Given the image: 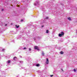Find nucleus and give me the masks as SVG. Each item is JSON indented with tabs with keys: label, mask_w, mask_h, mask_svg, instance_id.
<instances>
[{
	"label": "nucleus",
	"mask_w": 77,
	"mask_h": 77,
	"mask_svg": "<svg viewBox=\"0 0 77 77\" xmlns=\"http://www.w3.org/2000/svg\"><path fill=\"white\" fill-rule=\"evenodd\" d=\"M63 35H64V32H62L61 34H59V37H62V36H63Z\"/></svg>",
	"instance_id": "1"
},
{
	"label": "nucleus",
	"mask_w": 77,
	"mask_h": 77,
	"mask_svg": "<svg viewBox=\"0 0 77 77\" xmlns=\"http://www.w3.org/2000/svg\"><path fill=\"white\" fill-rule=\"evenodd\" d=\"M4 30H5V29L3 27H1L0 28V32H2L3 31H4Z\"/></svg>",
	"instance_id": "2"
},
{
	"label": "nucleus",
	"mask_w": 77,
	"mask_h": 77,
	"mask_svg": "<svg viewBox=\"0 0 77 77\" xmlns=\"http://www.w3.org/2000/svg\"><path fill=\"white\" fill-rule=\"evenodd\" d=\"M34 49L35 50H37L38 51H39V48L36 46H34Z\"/></svg>",
	"instance_id": "3"
},
{
	"label": "nucleus",
	"mask_w": 77,
	"mask_h": 77,
	"mask_svg": "<svg viewBox=\"0 0 77 77\" xmlns=\"http://www.w3.org/2000/svg\"><path fill=\"white\" fill-rule=\"evenodd\" d=\"M45 63L46 64H47L49 63V60H48V58L46 59V61Z\"/></svg>",
	"instance_id": "4"
},
{
	"label": "nucleus",
	"mask_w": 77,
	"mask_h": 77,
	"mask_svg": "<svg viewBox=\"0 0 77 77\" xmlns=\"http://www.w3.org/2000/svg\"><path fill=\"white\" fill-rule=\"evenodd\" d=\"M38 2H36L34 3V5L36 6V5H38Z\"/></svg>",
	"instance_id": "5"
},
{
	"label": "nucleus",
	"mask_w": 77,
	"mask_h": 77,
	"mask_svg": "<svg viewBox=\"0 0 77 77\" xmlns=\"http://www.w3.org/2000/svg\"><path fill=\"white\" fill-rule=\"evenodd\" d=\"M14 60H16L17 59V57H15L13 59Z\"/></svg>",
	"instance_id": "6"
},
{
	"label": "nucleus",
	"mask_w": 77,
	"mask_h": 77,
	"mask_svg": "<svg viewBox=\"0 0 77 77\" xmlns=\"http://www.w3.org/2000/svg\"><path fill=\"white\" fill-rule=\"evenodd\" d=\"M0 50L1 51H4L5 50V49H0Z\"/></svg>",
	"instance_id": "7"
},
{
	"label": "nucleus",
	"mask_w": 77,
	"mask_h": 77,
	"mask_svg": "<svg viewBox=\"0 0 77 77\" xmlns=\"http://www.w3.org/2000/svg\"><path fill=\"white\" fill-rule=\"evenodd\" d=\"M16 28H18L20 27V26L19 25L17 26L16 25Z\"/></svg>",
	"instance_id": "8"
},
{
	"label": "nucleus",
	"mask_w": 77,
	"mask_h": 77,
	"mask_svg": "<svg viewBox=\"0 0 77 77\" xmlns=\"http://www.w3.org/2000/svg\"><path fill=\"white\" fill-rule=\"evenodd\" d=\"M49 32V31H48V30H46V33H48Z\"/></svg>",
	"instance_id": "9"
},
{
	"label": "nucleus",
	"mask_w": 77,
	"mask_h": 77,
	"mask_svg": "<svg viewBox=\"0 0 77 77\" xmlns=\"http://www.w3.org/2000/svg\"><path fill=\"white\" fill-rule=\"evenodd\" d=\"M11 62V61L10 60H8L7 62V63H10Z\"/></svg>",
	"instance_id": "10"
},
{
	"label": "nucleus",
	"mask_w": 77,
	"mask_h": 77,
	"mask_svg": "<svg viewBox=\"0 0 77 77\" xmlns=\"http://www.w3.org/2000/svg\"><path fill=\"white\" fill-rule=\"evenodd\" d=\"M60 54H63V52L62 51H61L60 52Z\"/></svg>",
	"instance_id": "11"
},
{
	"label": "nucleus",
	"mask_w": 77,
	"mask_h": 77,
	"mask_svg": "<svg viewBox=\"0 0 77 77\" xmlns=\"http://www.w3.org/2000/svg\"><path fill=\"white\" fill-rule=\"evenodd\" d=\"M68 19L69 20H71V18L70 17H69L68 18Z\"/></svg>",
	"instance_id": "12"
},
{
	"label": "nucleus",
	"mask_w": 77,
	"mask_h": 77,
	"mask_svg": "<svg viewBox=\"0 0 77 77\" xmlns=\"http://www.w3.org/2000/svg\"><path fill=\"white\" fill-rule=\"evenodd\" d=\"M73 70L74 72H76V71H77V70H75V69H74Z\"/></svg>",
	"instance_id": "13"
},
{
	"label": "nucleus",
	"mask_w": 77,
	"mask_h": 77,
	"mask_svg": "<svg viewBox=\"0 0 77 77\" xmlns=\"http://www.w3.org/2000/svg\"><path fill=\"white\" fill-rule=\"evenodd\" d=\"M42 56H44V53L43 52H42Z\"/></svg>",
	"instance_id": "14"
},
{
	"label": "nucleus",
	"mask_w": 77,
	"mask_h": 77,
	"mask_svg": "<svg viewBox=\"0 0 77 77\" xmlns=\"http://www.w3.org/2000/svg\"><path fill=\"white\" fill-rule=\"evenodd\" d=\"M20 63H23V62L22 61H20Z\"/></svg>",
	"instance_id": "15"
},
{
	"label": "nucleus",
	"mask_w": 77,
	"mask_h": 77,
	"mask_svg": "<svg viewBox=\"0 0 77 77\" xmlns=\"http://www.w3.org/2000/svg\"><path fill=\"white\" fill-rule=\"evenodd\" d=\"M36 66H39V64H37L36 65Z\"/></svg>",
	"instance_id": "16"
},
{
	"label": "nucleus",
	"mask_w": 77,
	"mask_h": 77,
	"mask_svg": "<svg viewBox=\"0 0 77 77\" xmlns=\"http://www.w3.org/2000/svg\"><path fill=\"white\" fill-rule=\"evenodd\" d=\"M29 51H31V50H32V49H31V48H29Z\"/></svg>",
	"instance_id": "17"
},
{
	"label": "nucleus",
	"mask_w": 77,
	"mask_h": 77,
	"mask_svg": "<svg viewBox=\"0 0 77 77\" xmlns=\"http://www.w3.org/2000/svg\"><path fill=\"white\" fill-rule=\"evenodd\" d=\"M19 57H20V58H22V57L20 55L19 56Z\"/></svg>",
	"instance_id": "18"
},
{
	"label": "nucleus",
	"mask_w": 77,
	"mask_h": 77,
	"mask_svg": "<svg viewBox=\"0 0 77 77\" xmlns=\"http://www.w3.org/2000/svg\"><path fill=\"white\" fill-rule=\"evenodd\" d=\"M23 50H24L25 49H26V48H23Z\"/></svg>",
	"instance_id": "19"
},
{
	"label": "nucleus",
	"mask_w": 77,
	"mask_h": 77,
	"mask_svg": "<svg viewBox=\"0 0 77 77\" xmlns=\"http://www.w3.org/2000/svg\"><path fill=\"white\" fill-rule=\"evenodd\" d=\"M21 22H23V20H21Z\"/></svg>",
	"instance_id": "20"
},
{
	"label": "nucleus",
	"mask_w": 77,
	"mask_h": 77,
	"mask_svg": "<svg viewBox=\"0 0 77 77\" xmlns=\"http://www.w3.org/2000/svg\"><path fill=\"white\" fill-rule=\"evenodd\" d=\"M7 25H8V24H5V26H7Z\"/></svg>",
	"instance_id": "21"
},
{
	"label": "nucleus",
	"mask_w": 77,
	"mask_h": 77,
	"mask_svg": "<svg viewBox=\"0 0 77 77\" xmlns=\"http://www.w3.org/2000/svg\"><path fill=\"white\" fill-rule=\"evenodd\" d=\"M53 75H50L51 77H53Z\"/></svg>",
	"instance_id": "22"
},
{
	"label": "nucleus",
	"mask_w": 77,
	"mask_h": 77,
	"mask_svg": "<svg viewBox=\"0 0 77 77\" xmlns=\"http://www.w3.org/2000/svg\"><path fill=\"white\" fill-rule=\"evenodd\" d=\"M4 10V9H2V11H3V10Z\"/></svg>",
	"instance_id": "23"
},
{
	"label": "nucleus",
	"mask_w": 77,
	"mask_h": 77,
	"mask_svg": "<svg viewBox=\"0 0 77 77\" xmlns=\"http://www.w3.org/2000/svg\"><path fill=\"white\" fill-rule=\"evenodd\" d=\"M42 27H44V25H42Z\"/></svg>",
	"instance_id": "24"
},
{
	"label": "nucleus",
	"mask_w": 77,
	"mask_h": 77,
	"mask_svg": "<svg viewBox=\"0 0 77 77\" xmlns=\"http://www.w3.org/2000/svg\"><path fill=\"white\" fill-rule=\"evenodd\" d=\"M46 19H48V17H46Z\"/></svg>",
	"instance_id": "25"
},
{
	"label": "nucleus",
	"mask_w": 77,
	"mask_h": 77,
	"mask_svg": "<svg viewBox=\"0 0 77 77\" xmlns=\"http://www.w3.org/2000/svg\"><path fill=\"white\" fill-rule=\"evenodd\" d=\"M62 71H63V69H62Z\"/></svg>",
	"instance_id": "26"
},
{
	"label": "nucleus",
	"mask_w": 77,
	"mask_h": 77,
	"mask_svg": "<svg viewBox=\"0 0 77 77\" xmlns=\"http://www.w3.org/2000/svg\"><path fill=\"white\" fill-rule=\"evenodd\" d=\"M76 32H77V30L76 31Z\"/></svg>",
	"instance_id": "27"
},
{
	"label": "nucleus",
	"mask_w": 77,
	"mask_h": 77,
	"mask_svg": "<svg viewBox=\"0 0 77 77\" xmlns=\"http://www.w3.org/2000/svg\"><path fill=\"white\" fill-rule=\"evenodd\" d=\"M59 50H60V49H59Z\"/></svg>",
	"instance_id": "28"
},
{
	"label": "nucleus",
	"mask_w": 77,
	"mask_h": 77,
	"mask_svg": "<svg viewBox=\"0 0 77 77\" xmlns=\"http://www.w3.org/2000/svg\"><path fill=\"white\" fill-rule=\"evenodd\" d=\"M58 48H60V47Z\"/></svg>",
	"instance_id": "29"
}]
</instances>
